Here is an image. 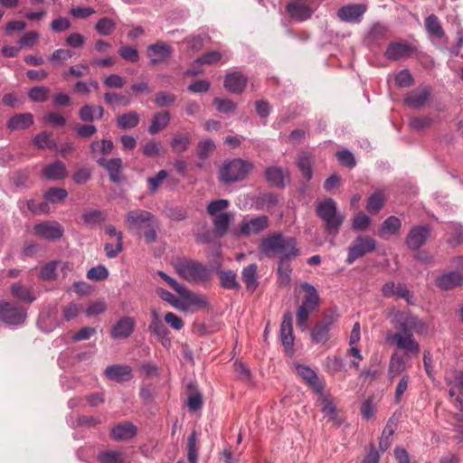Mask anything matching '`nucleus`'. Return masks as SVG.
<instances>
[{
	"label": "nucleus",
	"instance_id": "f257e3e1",
	"mask_svg": "<svg viewBox=\"0 0 463 463\" xmlns=\"http://www.w3.org/2000/svg\"><path fill=\"white\" fill-rule=\"evenodd\" d=\"M259 249L266 257L279 255L277 269L278 281L280 287H288L292 272L290 261L299 255L296 238L285 237L280 232H274L261 239Z\"/></svg>",
	"mask_w": 463,
	"mask_h": 463
},
{
	"label": "nucleus",
	"instance_id": "f03ea898",
	"mask_svg": "<svg viewBox=\"0 0 463 463\" xmlns=\"http://www.w3.org/2000/svg\"><path fill=\"white\" fill-rule=\"evenodd\" d=\"M37 298V291H12L9 298L0 301L1 321L9 326L24 325L27 318L24 304H31Z\"/></svg>",
	"mask_w": 463,
	"mask_h": 463
},
{
	"label": "nucleus",
	"instance_id": "7ed1b4c3",
	"mask_svg": "<svg viewBox=\"0 0 463 463\" xmlns=\"http://www.w3.org/2000/svg\"><path fill=\"white\" fill-rule=\"evenodd\" d=\"M160 298L182 312H197L208 307L204 295L196 291H160Z\"/></svg>",
	"mask_w": 463,
	"mask_h": 463
},
{
	"label": "nucleus",
	"instance_id": "20e7f679",
	"mask_svg": "<svg viewBox=\"0 0 463 463\" xmlns=\"http://www.w3.org/2000/svg\"><path fill=\"white\" fill-rule=\"evenodd\" d=\"M174 267L182 279L203 287L207 286L213 274L212 269L206 264L188 258L177 259Z\"/></svg>",
	"mask_w": 463,
	"mask_h": 463
},
{
	"label": "nucleus",
	"instance_id": "39448f33",
	"mask_svg": "<svg viewBox=\"0 0 463 463\" xmlns=\"http://www.w3.org/2000/svg\"><path fill=\"white\" fill-rule=\"evenodd\" d=\"M316 213L324 222L326 233L335 237L345 221V215L338 211L335 201L327 198L319 202L316 207Z\"/></svg>",
	"mask_w": 463,
	"mask_h": 463
},
{
	"label": "nucleus",
	"instance_id": "423d86ee",
	"mask_svg": "<svg viewBox=\"0 0 463 463\" xmlns=\"http://www.w3.org/2000/svg\"><path fill=\"white\" fill-rule=\"evenodd\" d=\"M253 168V164L241 158L226 159L218 172V180L227 185L243 181Z\"/></svg>",
	"mask_w": 463,
	"mask_h": 463
},
{
	"label": "nucleus",
	"instance_id": "0eeeda50",
	"mask_svg": "<svg viewBox=\"0 0 463 463\" xmlns=\"http://www.w3.org/2000/svg\"><path fill=\"white\" fill-rule=\"evenodd\" d=\"M319 304L320 298L317 291H307L297 311V325L300 330H307L308 318L317 309Z\"/></svg>",
	"mask_w": 463,
	"mask_h": 463
},
{
	"label": "nucleus",
	"instance_id": "6e6552de",
	"mask_svg": "<svg viewBox=\"0 0 463 463\" xmlns=\"http://www.w3.org/2000/svg\"><path fill=\"white\" fill-rule=\"evenodd\" d=\"M376 241L374 239L369 236L360 235L356 237L351 245L348 247L346 263L352 264L357 259L362 258L367 253H371L375 250Z\"/></svg>",
	"mask_w": 463,
	"mask_h": 463
},
{
	"label": "nucleus",
	"instance_id": "1a4fd4ad",
	"mask_svg": "<svg viewBox=\"0 0 463 463\" xmlns=\"http://www.w3.org/2000/svg\"><path fill=\"white\" fill-rule=\"evenodd\" d=\"M386 340L391 344L396 345L397 348L403 350L409 354L417 355L420 352V345L415 341L411 333L408 332H396L390 333L386 335Z\"/></svg>",
	"mask_w": 463,
	"mask_h": 463
},
{
	"label": "nucleus",
	"instance_id": "9d476101",
	"mask_svg": "<svg viewBox=\"0 0 463 463\" xmlns=\"http://www.w3.org/2000/svg\"><path fill=\"white\" fill-rule=\"evenodd\" d=\"M146 53L151 65L167 62L174 53V48L162 41L147 46Z\"/></svg>",
	"mask_w": 463,
	"mask_h": 463
},
{
	"label": "nucleus",
	"instance_id": "9b49d317",
	"mask_svg": "<svg viewBox=\"0 0 463 463\" xmlns=\"http://www.w3.org/2000/svg\"><path fill=\"white\" fill-rule=\"evenodd\" d=\"M34 232L46 241L60 240L64 234V229L57 221H44L34 225Z\"/></svg>",
	"mask_w": 463,
	"mask_h": 463
},
{
	"label": "nucleus",
	"instance_id": "f8f14e48",
	"mask_svg": "<svg viewBox=\"0 0 463 463\" xmlns=\"http://www.w3.org/2000/svg\"><path fill=\"white\" fill-rule=\"evenodd\" d=\"M96 162L108 172L109 180L113 184H118L122 182L123 162L121 158L113 157L107 159L105 156H99Z\"/></svg>",
	"mask_w": 463,
	"mask_h": 463
},
{
	"label": "nucleus",
	"instance_id": "ddd939ff",
	"mask_svg": "<svg viewBox=\"0 0 463 463\" xmlns=\"http://www.w3.org/2000/svg\"><path fill=\"white\" fill-rule=\"evenodd\" d=\"M430 227L429 225L415 226L407 234L405 242L411 250H417L422 247L430 235Z\"/></svg>",
	"mask_w": 463,
	"mask_h": 463
},
{
	"label": "nucleus",
	"instance_id": "4468645a",
	"mask_svg": "<svg viewBox=\"0 0 463 463\" xmlns=\"http://www.w3.org/2000/svg\"><path fill=\"white\" fill-rule=\"evenodd\" d=\"M416 48L409 43L392 42L386 48L384 57L388 61H399L409 58Z\"/></svg>",
	"mask_w": 463,
	"mask_h": 463
},
{
	"label": "nucleus",
	"instance_id": "2eb2a0df",
	"mask_svg": "<svg viewBox=\"0 0 463 463\" xmlns=\"http://www.w3.org/2000/svg\"><path fill=\"white\" fill-rule=\"evenodd\" d=\"M59 311L56 305L49 307L48 309L43 310L38 318L39 328L45 332L50 333L60 326V319L58 317Z\"/></svg>",
	"mask_w": 463,
	"mask_h": 463
},
{
	"label": "nucleus",
	"instance_id": "dca6fc26",
	"mask_svg": "<svg viewBox=\"0 0 463 463\" xmlns=\"http://www.w3.org/2000/svg\"><path fill=\"white\" fill-rule=\"evenodd\" d=\"M269 184L277 188H284L290 180V173L287 168L269 166L264 173Z\"/></svg>",
	"mask_w": 463,
	"mask_h": 463
},
{
	"label": "nucleus",
	"instance_id": "f3484780",
	"mask_svg": "<svg viewBox=\"0 0 463 463\" xmlns=\"http://www.w3.org/2000/svg\"><path fill=\"white\" fill-rule=\"evenodd\" d=\"M135 325V319L130 317L119 318L111 327V338L118 340L129 337L134 331Z\"/></svg>",
	"mask_w": 463,
	"mask_h": 463
},
{
	"label": "nucleus",
	"instance_id": "a211bd4d",
	"mask_svg": "<svg viewBox=\"0 0 463 463\" xmlns=\"http://www.w3.org/2000/svg\"><path fill=\"white\" fill-rule=\"evenodd\" d=\"M156 219L155 215L146 210L137 209L131 210L126 214V222L129 224L130 228L141 229L145 228L146 224Z\"/></svg>",
	"mask_w": 463,
	"mask_h": 463
},
{
	"label": "nucleus",
	"instance_id": "6ab92c4d",
	"mask_svg": "<svg viewBox=\"0 0 463 463\" xmlns=\"http://www.w3.org/2000/svg\"><path fill=\"white\" fill-rule=\"evenodd\" d=\"M104 375L110 381L116 383L128 382L132 379V368L127 364H112L104 371Z\"/></svg>",
	"mask_w": 463,
	"mask_h": 463
},
{
	"label": "nucleus",
	"instance_id": "aec40b11",
	"mask_svg": "<svg viewBox=\"0 0 463 463\" xmlns=\"http://www.w3.org/2000/svg\"><path fill=\"white\" fill-rule=\"evenodd\" d=\"M248 82L245 77L240 71L229 72L224 77V88L232 94H241L244 91Z\"/></svg>",
	"mask_w": 463,
	"mask_h": 463
},
{
	"label": "nucleus",
	"instance_id": "412c9836",
	"mask_svg": "<svg viewBox=\"0 0 463 463\" xmlns=\"http://www.w3.org/2000/svg\"><path fill=\"white\" fill-rule=\"evenodd\" d=\"M365 11L366 6L364 5H348L341 7L337 12V15L341 21L355 24L360 23Z\"/></svg>",
	"mask_w": 463,
	"mask_h": 463
},
{
	"label": "nucleus",
	"instance_id": "4be33fe9",
	"mask_svg": "<svg viewBox=\"0 0 463 463\" xmlns=\"http://www.w3.org/2000/svg\"><path fill=\"white\" fill-rule=\"evenodd\" d=\"M334 321L333 317H328L316 324L310 333L312 341L317 344H325L329 339V331Z\"/></svg>",
	"mask_w": 463,
	"mask_h": 463
},
{
	"label": "nucleus",
	"instance_id": "5701e85b",
	"mask_svg": "<svg viewBox=\"0 0 463 463\" xmlns=\"http://www.w3.org/2000/svg\"><path fill=\"white\" fill-rule=\"evenodd\" d=\"M400 329L403 332L411 333L415 331L418 334H423L427 330L425 324L418 317L409 314H399Z\"/></svg>",
	"mask_w": 463,
	"mask_h": 463
},
{
	"label": "nucleus",
	"instance_id": "b1692460",
	"mask_svg": "<svg viewBox=\"0 0 463 463\" xmlns=\"http://www.w3.org/2000/svg\"><path fill=\"white\" fill-rule=\"evenodd\" d=\"M400 329L403 332L411 333L415 331L418 334H423L427 330L425 324L418 317L409 314H399Z\"/></svg>",
	"mask_w": 463,
	"mask_h": 463
},
{
	"label": "nucleus",
	"instance_id": "393cba45",
	"mask_svg": "<svg viewBox=\"0 0 463 463\" xmlns=\"http://www.w3.org/2000/svg\"><path fill=\"white\" fill-rule=\"evenodd\" d=\"M463 285V274L459 271H449L436 279V286L439 289H451Z\"/></svg>",
	"mask_w": 463,
	"mask_h": 463
},
{
	"label": "nucleus",
	"instance_id": "a878e982",
	"mask_svg": "<svg viewBox=\"0 0 463 463\" xmlns=\"http://www.w3.org/2000/svg\"><path fill=\"white\" fill-rule=\"evenodd\" d=\"M269 226L268 217L265 215L258 216L250 221L243 222L241 226V233L244 236L258 234Z\"/></svg>",
	"mask_w": 463,
	"mask_h": 463
},
{
	"label": "nucleus",
	"instance_id": "bb28decb",
	"mask_svg": "<svg viewBox=\"0 0 463 463\" xmlns=\"http://www.w3.org/2000/svg\"><path fill=\"white\" fill-rule=\"evenodd\" d=\"M410 356L407 354H401L400 352H394L390 359L388 374L390 380H393L394 377L402 373L406 369Z\"/></svg>",
	"mask_w": 463,
	"mask_h": 463
},
{
	"label": "nucleus",
	"instance_id": "cd10ccee",
	"mask_svg": "<svg viewBox=\"0 0 463 463\" xmlns=\"http://www.w3.org/2000/svg\"><path fill=\"white\" fill-rule=\"evenodd\" d=\"M43 175L51 181H60L68 175L67 167L64 163L56 160L43 168Z\"/></svg>",
	"mask_w": 463,
	"mask_h": 463
},
{
	"label": "nucleus",
	"instance_id": "c85d7f7f",
	"mask_svg": "<svg viewBox=\"0 0 463 463\" xmlns=\"http://www.w3.org/2000/svg\"><path fill=\"white\" fill-rule=\"evenodd\" d=\"M296 371L315 392H321V391H323V384L319 382L318 377L313 369L304 364H297Z\"/></svg>",
	"mask_w": 463,
	"mask_h": 463
},
{
	"label": "nucleus",
	"instance_id": "c756f323",
	"mask_svg": "<svg viewBox=\"0 0 463 463\" xmlns=\"http://www.w3.org/2000/svg\"><path fill=\"white\" fill-rule=\"evenodd\" d=\"M430 96V90L429 88L424 87L420 90H412L407 94L404 99V103L411 109L422 108Z\"/></svg>",
	"mask_w": 463,
	"mask_h": 463
},
{
	"label": "nucleus",
	"instance_id": "7c9ffc66",
	"mask_svg": "<svg viewBox=\"0 0 463 463\" xmlns=\"http://www.w3.org/2000/svg\"><path fill=\"white\" fill-rule=\"evenodd\" d=\"M280 337L282 345L286 348H291L294 344L292 314L288 311L283 315V320L280 326Z\"/></svg>",
	"mask_w": 463,
	"mask_h": 463
},
{
	"label": "nucleus",
	"instance_id": "2f4dec72",
	"mask_svg": "<svg viewBox=\"0 0 463 463\" xmlns=\"http://www.w3.org/2000/svg\"><path fill=\"white\" fill-rule=\"evenodd\" d=\"M286 10L291 18L305 21L311 17L313 10L310 6L300 2H291L286 6Z\"/></svg>",
	"mask_w": 463,
	"mask_h": 463
},
{
	"label": "nucleus",
	"instance_id": "473e14b6",
	"mask_svg": "<svg viewBox=\"0 0 463 463\" xmlns=\"http://www.w3.org/2000/svg\"><path fill=\"white\" fill-rule=\"evenodd\" d=\"M83 225L93 229L101 225L107 220V213L98 209L85 210L81 215Z\"/></svg>",
	"mask_w": 463,
	"mask_h": 463
},
{
	"label": "nucleus",
	"instance_id": "72a5a7b5",
	"mask_svg": "<svg viewBox=\"0 0 463 463\" xmlns=\"http://www.w3.org/2000/svg\"><path fill=\"white\" fill-rule=\"evenodd\" d=\"M33 124V116L31 113L15 114L7 121V128L11 131L24 130Z\"/></svg>",
	"mask_w": 463,
	"mask_h": 463
},
{
	"label": "nucleus",
	"instance_id": "f704fd0d",
	"mask_svg": "<svg viewBox=\"0 0 463 463\" xmlns=\"http://www.w3.org/2000/svg\"><path fill=\"white\" fill-rule=\"evenodd\" d=\"M216 145L213 140L210 138L202 139L197 143L195 154L196 156L202 161L196 164L199 168L203 167L204 161L210 157L214 152Z\"/></svg>",
	"mask_w": 463,
	"mask_h": 463
},
{
	"label": "nucleus",
	"instance_id": "c9c22d12",
	"mask_svg": "<svg viewBox=\"0 0 463 463\" xmlns=\"http://www.w3.org/2000/svg\"><path fill=\"white\" fill-rule=\"evenodd\" d=\"M137 434V427L131 422L116 425L110 432L114 440H128Z\"/></svg>",
	"mask_w": 463,
	"mask_h": 463
},
{
	"label": "nucleus",
	"instance_id": "e433bc0d",
	"mask_svg": "<svg viewBox=\"0 0 463 463\" xmlns=\"http://www.w3.org/2000/svg\"><path fill=\"white\" fill-rule=\"evenodd\" d=\"M104 116V109L101 106L84 105L79 110V118L83 122L99 120Z\"/></svg>",
	"mask_w": 463,
	"mask_h": 463
},
{
	"label": "nucleus",
	"instance_id": "4c0bfd02",
	"mask_svg": "<svg viewBox=\"0 0 463 463\" xmlns=\"http://www.w3.org/2000/svg\"><path fill=\"white\" fill-rule=\"evenodd\" d=\"M425 28L431 39L441 40L445 36L441 24L438 16L434 14H431L426 17Z\"/></svg>",
	"mask_w": 463,
	"mask_h": 463
},
{
	"label": "nucleus",
	"instance_id": "58836bf2",
	"mask_svg": "<svg viewBox=\"0 0 463 463\" xmlns=\"http://www.w3.org/2000/svg\"><path fill=\"white\" fill-rule=\"evenodd\" d=\"M297 166L307 181H310L313 176V156L308 152H302L297 158Z\"/></svg>",
	"mask_w": 463,
	"mask_h": 463
},
{
	"label": "nucleus",
	"instance_id": "ea45409f",
	"mask_svg": "<svg viewBox=\"0 0 463 463\" xmlns=\"http://www.w3.org/2000/svg\"><path fill=\"white\" fill-rule=\"evenodd\" d=\"M387 33L388 28L386 25L381 23H375L369 29L365 42L369 45L377 44L386 37Z\"/></svg>",
	"mask_w": 463,
	"mask_h": 463
},
{
	"label": "nucleus",
	"instance_id": "a19ab883",
	"mask_svg": "<svg viewBox=\"0 0 463 463\" xmlns=\"http://www.w3.org/2000/svg\"><path fill=\"white\" fill-rule=\"evenodd\" d=\"M114 149V144L110 139L94 140L90 145V154L96 159L100 156L109 155Z\"/></svg>",
	"mask_w": 463,
	"mask_h": 463
},
{
	"label": "nucleus",
	"instance_id": "79ce46f5",
	"mask_svg": "<svg viewBox=\"0 0 463 463\" xmlns=\"http://www.w3.org/2000/svg\"><path fill=\"white\" fill-rule=\"evenodd\" d=\"M171 119L170 113L168 111L157 112L153 116L152 122L148 127V132L151 135H155L163 129H165Z\"/></svg>",
	"mask_w": 463,
	"mask_h": 463
},
{
	"label": "nucleus",
	"instance_id": "37998d69",
	"mask_svg": "<svg viewBox=\"0 0 463 463\" xmlns=\"http://www.w3.org/2000/svg\"><path fill=\"white\" fill-rule=\"evenodd\" d=\"M319 396L317 399V403L321 408V411L324 413L326 417H328L330 420H334L336 418V408L333 403V401L329 395H326L321 391V392H317Z\"/></svg>",
	"mask_w": 463,
	"mask_h": 463
},
{
	"label": "nucleus",
	"instance_id": "c03bdc74",
	"mask_svg": "<svg viewBox=\"0 0 463 463\" xmlns=\"http://www.w3.org/2000/svg\"><path fill=\"white\" fill-rule=\"evenodd\" d=\"M117 126L120 129H129L136 128L140 121L139 116L136 111H129L118 115L116 118Z\"/></svg>",
	"mask_w": 463,
	"mask_h": 463
},
{
	"label": "nucleus",
	"instance_id": "a18cd8bd",
	"mask_svg": "<svg viewBox=\"0 0 463 463\" xmlns=\"http://www.w3.org/2000/svg\"><path fill=\"white\" fill-rule=\"evenodd\" d=\"M257 269V264L252 263L242 269L241 279L247 289H255L259 286Z\"/></svg>",
	"mask_w": 463,
	"mask_h": 463
},
{
	"label": "nucleus",
	"instance_id": "49530a36",
	"mask_svg": "<svg viewBox=\"0 0 463 463\" xmlns=\"http://www.w3.org/2000/svg\"><path fill=\"white\" fill-rule=\"evenodd\" d=\"M103 99L105 103L110 107H128L131 104L130 97L112 91L106 92L103 96Z\"/></svg>",
	"mask_w": 463,
	"mask_h": 463
},
{
	"label": "nucleus",
	"instance_id": "de8ad7c7",
	"mask_svg": "<svg viewBox=\"0 0 463 463\" xmlns=\"http://www.w3.org/2000/svg\"><path fill=\"white\" fill-rule=\"evenodd\" d=\"M231 220L232 217L228 213H222L215 216L213 225L218 236L222 237L227 233Z\"/></svg>",
	"mask_w": 463,
	"mask_h": 463
},
{
	"label": "nucleus",
	"instance_id": "09e8293b",
	"mask_svg": "<svg viewBox=\"0 0 463 463\" xmlns=\"http://www.w3.org/2000/svg\"><path fill=\"white\" fill-rule=\"evenodd\" d=\"M191 144V139L187 135H177L175 136L170 142V146L174 153L182 154L185 152Z\"/></svg>",
	"mask_w": 463,
	"mask_h": 463
},
{
	"label": "nucleus",
	"instance_id": "8fccbe9b",
	"mask_svg": "<svg viewBox=\"0 0 463 463\" xmlns=\"http://www.w3.org/2000/svg\"><path fill=\"white\" fill-rule=\"evenodd\" d=\"M221 286L224 288L239 289L240 285L237 281L236 273L232 270L218 272Z\"/></svg>",
	"mask_w": 463,
	"mask_h": 463
},
{
	"label": "nucleus",
	"instance_id": "3c124183",
	"mask_svg": "<svg viewBox=\"0 0 463 463\" xmlns=\"http://www.w3.org/2000/svg\"><path fill=\"white\" fill-rule=\"evenodd\" d=\"M116 29L115 22L109 17H102L95 24V30L101 36L110 35Z\"/></svg>",
	"mask_w": 463,
	"mask_h": 463
},
{
	"label": "nucleus",
	"instance_id": "603ef678",
	"mask_svg": "<svg viewBox=\"0 0 463 463\" xmlns=\"http://www.w3.org/2000/svg\"><path fill=\"white\" fill-rule=\"evenodd\" d=\"M395 424L389 421L384 427L382 437L379 441V448L382 451L387 450L392 441V435L394 433Z\"/></svg>",
	"mask_w": 463,
	"mask_h": 463
},
{
	"label": "nucleus",
	"instance_id": "864d4df0",
	"mask_svg": "<svg viewBox=\"0 0 463 463\" xmlns=\"http://www.w3.org/2000/svg\"><path fill=\"white\" fill-rule=\"evenodd\" d=\"M68 196V192L64 188L52 187L43 194L44 199L49 203H57Z\"/></svg>",
	"mask_w": 463,
	"mask_h": 463
},
{
	"label": "nucleus",
	"instance_id": "5fc2aeb1",
	"mask_svg": "<svg viewBox=\"0 0 463 463\" xmlns=\"http://www.w3.org/2000/svg\"><path fill=\"white\" fill-rule=\"evenodd\" d=\"M33 143L40 149H52L56 146V142L52 138V135L46 131L37 134L33 138Z\"/></svg>",
	"mask_w": 463,
	"mask_h": 463
},
{
	"label": "nucleus",
	"instance_id": "6e6d98bb",
	"mask_svg": "<svg viewBox=\"0 0 463 463\" xmlns=\"http://www.w3.org/2000/svg\"><path fill=\"white\" fill-rule=\"evenodd\" d=\"M50 89L45 86H35L29 90L28 97L34 102H45L49 99Z\"/></svg>",
	"mask_w": 463,
	"mask_h": 463
},
{
	"label": "nucleus",
	"instance_id": "4d7b16f0",
	"mask_svg": "<svg viewBox=\"0 0 463 463\" xmlns=\"http://www.w3.org/2000/svg\"><path fill=\"white\" fill-rule=\"evenodd\" d=\"M100 463H125L124 455L120 451L107 450L98 456Z\"/></svg>",
	"mask_w": 463,
	"mask_h": 463
},
{
	"label": "nucleus",
	"instance_id": "13d9d810",
	"mask_svg": "<svg viewBox=\"0 0 463 463\" xmlns=\"http://www.w3.org/2000/svg\"><path fill=\"white\" fill-rule=\"evenodd\" d=\"M383 203L384 200L383 193L381 191H377L369 197L366 209L370 213H376L383 208Z\"/></svg>",
	"mask_w": 463,
	"mask_h": 463
},
{
	"label": "nucleus",
	"instance_id": "bf43d9fd",
	"mask_svg": "<svg viewBox=\"0 0 463 463\" xmlns=\"http://www.w3.org/2000/svg\"><path fill=\"white\" fill-rule=\"evenodd\" d=\"M402 222L396 216H389L381 224V232L389 234H395L400 231Z\"/></svg>",
	"mask_w": 463,
	"mask_h": 463
},
{
	"label": "nucleus",
	"instance_id": "052dcab7",
	"mask_svg": "<svg viewBox=\"0 0 463 463\" xmlns=\"http://www.w3.org/2000/svg\"><path fill=\"white\" fill-rule=\"evenodd\" d=\"M72 52L68 49H58L55 50L49 57V61L54 66L59 67L64 61L72 57Z\"/></svg>",
	"mask_w": 463,
	"mask_h": 463
},
{
	"label": "nucleus",
	"instance_id": "680f3d73",
	"mask_svg": "<svg viewBox=\"0 0 463 463\" xmlns=\"http://www.w3.org/2000/svg\"><path fill=\"white\" fill-rule=\"evenodd\" d=\"M176 100V96L171 92L159 91L156 94L154 102L158 108H166L173 105Z\"/></svg>",
	"mask_w": 463,
	"mask_h": 463
},
{
	"label": "nucleus",
	"instance_id": "e2e57ef3",
	"mask_svg": "<svg viewBox=\"0 0 463 463\" xmlns=\"http://www.w3.org/2000/svg\"><path fill=\"white\" fill-rule=\"evenodd\" d=\"M222 58V54L217 51H211L204 52L203 55L198 57L193 63V65H211L217 63Z\"/></svg>",
	"mask_w": 463,
	"mask_h": 463
},
{
	"label": "nucleus",
	"instance_id": "0e129e2a",
	"mask_svg": "<svg viewBox=\"0 0 463 463\" xmlns=\"http://www.w3.org/2000/svg\"><path fill=\"white\" fill-rule=\"evenodd\" d=\"M153 319L149 325V330L159 337L164 338L168 331L162 321L158 318L156 310L152 311Z\"/></svg>",
	"mask_w": 463,
	"mask_h": 463
},
{
	"label": "nucleus",
	"instance_id": "69168bd1",
	"mask_svg": "<svg viewBox=\"0 0 463 463\" xmlns=\"http://www.w3.org/2000/svg\"><path fill=\"white\" fill-rule=\"evenodd\" d=\"M445 382L448 385H454L459 391L463 392V372L452 370L445 375Z\"/></svg>",
	"mask_w": 463,
	"mask_h": 463
},
{
	"label": "nucleus",
	"instance_id": "338daca9",
	"mask_svg": "<svg viewBox=\"0 0 463 463\" xmlns=\"http://www.w3.org/2000/svg\"><path fill=\"white\" fill-rule=\"evenodd\" d=\"M118 54L123 60L133 63L137 62L140 58L137 49L129 45L121 47Z\"/></svg>",
	"mask_w": 463,
	"mask_h": 463
},
{
	"label": "nucleus",
	"instance_id": "774afa93",
	"mask_svg": "<svg viewBox=\"0 0 463 463\" xmlns=\"http://www.w3.org/2000/svg\"><path fill=\"white\" fill-rule=\"evenodd\" d=\"M213 104L219 112L223 114H230L236 109V104L230 99L215 98Z\"/></svg>",
	"mask_w": 463,
	"mask_h": 463
}]
</instances>
